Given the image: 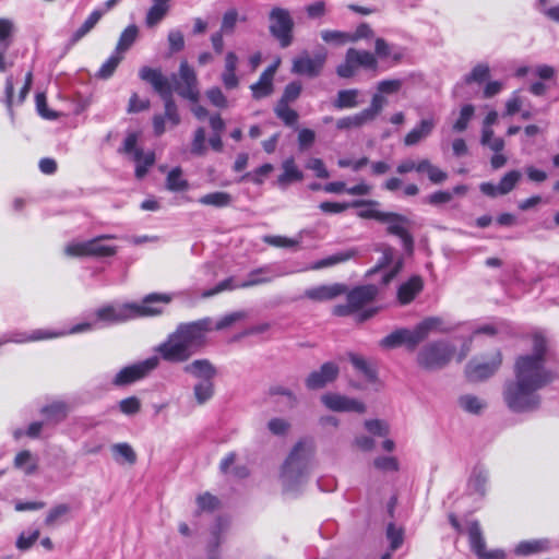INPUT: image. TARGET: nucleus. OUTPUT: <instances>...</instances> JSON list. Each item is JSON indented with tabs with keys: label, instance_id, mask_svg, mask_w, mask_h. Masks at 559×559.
I'll list each match as a JSON object with an SVG mask.
<instances>
[{
	"label": "nucleus",
	"instance_id": "nucleus-2",
	"mask_svg": "<svg viewBox=\"0 0 559 559\" xmlns=\"http://www.w3.org/2000/svg\"><path fill=\"white\" fill-rule=\"evenodd\" d=\"M139 76L142 81L148 83L164 102L165 114L154 115L152 119L154 134L160 136L166 131V120H168L173 127L180 123V115L173 97V85L160 69L142 67L139 71Z\"/></svg>",
	"mask_w": 559,
	"mask_h": 559
},
{
	"label": "nucleus",
	"instance_id": "nucleus-35",
	"mask_svg": "<svg viewBox=\"0 0 559 559\" xmlns=\"http://www.w3.org/2000/svg\"><path fill=\"white\" fill-rule=\"evenodd\" d=\"M548 548L549 543L547 539L524 540L518 544V546L514 549V552L518 556H528L532 554L548 550Z\"/></svg>",
	"mask_w": 559,
	"mask_h": 559
},
{
	"label": "nucleus",
	"instance_id": "nucleus-50",
	"mask_svg": "<svg viewBox=\"0 0 559 559\" xmlns=\"http://www.w3.org/2000/svg\"><path fill=\"white\" fill-rule=\"evenodd\" d=\"M522 179V174L520 170L513 169L504 174V176L499 181L500 194L510 193L516 185Z\"/></svg>",
	"mask_w": 559,
	"mask_h": 559
},
{
	"label": "nucleus",
	"instance_id": "nucleus-44",
	"mask_svg": "<svg viewBox=\"0 0 559 559\" xmlns=\"http://www.w3.org/2000/svg\"><path fill=\"white\" fill-rule=\"evenodd\" d=\"M371 122L367 117V114L361 110L353 116H347L336 121V128L340 130H348L353 128H360L366 123Z\"/></svg>",
	"mask_w": 559,
	"mask_h": 559
},
{
	"label": "nucleus",
	"instance_id": "nucleus-51",
	"mask_svg": "<svg viewBox=\"0 0 559 559\" xmlns=\"http://www.w3.org/2000/svg\"><path fill=\"white\" fill-rule=\"evenodd\" d=\"M475 107L472 104L464 105L461 110L459 118L453 123V130L456 132H463L467 129L469 121L474 117Z\"/></svg>",
	"mask_w": 559,
	"mask_h": 559
},
{
	"label": "nucleus",
	"instance_id": "nucleus-9",
	"mask_svg": "<svg viewBox=\"0 0 559 559\" xmlns=\"http://www.w3.org/2000/svg\"><path fill=\"white\" fill-rule=\"evenodd\" d=\"M313 451L314 448L312 441H298L284 463V474L293 475L296 472V477L304 475L307 472L308 462L312 456Z\"/></svg>",
	"mask_w": 559,
	"mask_h": 559
},
{
	"label": "nucleus",
	"instance_id": "nucleus-60",
	"mask_svg": "<svg viewBox=\"0 0 559 559\" xmlns=\"http://www.w3.org/2000/svg\"><path fill=\"white\" fill-rule=\"evenodd\" d=\"M386 537L390 542V549L392 551L399 549L404 540V533L402 528L395 527L393 523H390L386 528Z\"/></svg>",
	"mask_w": 559,
	"mask_h": 559
},
{
	"label": "nucleus",
	"instance_id": "nucleus-22",
	"mask_svg": "<svg viewBox=\"0 0 559 559\" xmlns=\"http://www.w3.org/2000/svg\"><path fill=\"white\" fill-rule=\"evenodd\" d=\"M347 292V286L342 283L332 285H320L305 290L304 296L313 301H326L335 299Z\"/></svg>",
	"mask_w": 559,
	"mask_h": 559
},
{
	"label": "nucleus",
	"instance_id": "nucleus-4",
	"mask_svg": "<svg viewBox=\"0 0 559 559\" xmlns=\"http://www.w3.org/2000/svg\"><path fill=\"white\" fill-rule=\"evenodd\" d=\"M455 347L445 341H433L423 346L417 354V364L425 370H438L453 358Z\"/></svg>",
	"mask_w": 559,
	"mask_h": 559
},
{
	"label": "nucleus",
	"instance_id": "nucleus-37",
	"mask_svg": "<svg viewBox=\"0 0 559 559\" xmlns=\"http://www.w3.org/2000/svg\"><path fill=\"white\" fill-rule=\"evenodd\" d=\"M153 1H154V3L150 8V10L146 14V19H145L146 25L148 27L155 26L164 19V16L168 12V9H169L168 2L170 0H153Z\"/></svg>",
	"mask_w": 559,
	"mask_h": 559
},
{
	"label": "nucleus",
	"instance_id": "nucleus-3",
	"mask_svg": "<svg viewBox=\"0 0 559 559\" xmlns=\"http://www.w3.org/2000/svg\"><path fill=\"white\" fill-rule=\"evenodd\" d=\"M537 389L511 379L506 381L502 390L503 402L513 413H531L542 405V397Z\"/></svg>",
	"mask_w": 559,
	"mask_h": 559
},
{
	"label": "nucleus",
	"instance_id": "nucleus-10",
	"mask_svg": "<svg viewBox=\"0 0 559 559\" xmlns=\"http://www.w3.org/2000/svg\"><path fill=\"white\" fill-rule=\"evenodd\" d=\"M328 52L324 48H320L313 56L307 51L293 60L292 72L308 78H317L321 74L326 62Z\"/></svg>",
	"mask_w": 559,
	"mask_h": 559
},
{
	"label": "nucleus",
	"instance_id": "nucleus-47",
	"mask_svg": "<svg viewBox=\"0 0 559 559\" xmlns=\"http://www.w3.org/2000/svg\"><path fill=\"white\" fill-rule=\"evenodd\" d=\"M274 114L287 127H296L298 123L299 115L289 105L276 104L274 106Z\"/></svg>",
	"mask_w": 559,
	"mask_h": 559
},
{
	"label": "nucleus",
	"instance_id": "nucleus-34",
	"mask_svg": "<svg viewBox=\"0 0 559 559\" xmlns=\"http://www.w3.org/2000/svg\"><path fill=\"white\" fill-rule=\"evenodd\" d=\"M103 16V12L100 10H94L86 17L84 23L72 34L70 39L71 45H75L79 43L85 35H87L95 25L99 22Z\"/></svg>",
	"mask_w": 559,
	"mask_h": 559
},
{
	"label": "nucleus",
	"instance_id": "nucleus-46",
	"mask_svg": "<svg viewBox=\"0 0 559 559\" xmlns=\"http://www.w3.org/2000/svg\"><path fill=\"white\" fill-rule=\"evenodd\" d=\"M302 84L299 81L289 82L283 91L282 96L277 100L278 105H289L295 103L301 95Z\"/></svg>",
	"mask_w": 559,
	"mask_h": 559
},
{
	"label": "nucleus",
	"instance_id": "nucleus-23",
	"mask_svg": "<svg viewBox=\"0 0 559 559\" xmlns=\"http://www.w3.org/2000/svg\"><path fill=\"white\" fill-rule=\"evenodd\" d=\"M424 289V280L420 275H413L402 283L396 293V299L401 306L409 305Z\"/></svg>",
	"mask_w": 559,
	"mask_h": 559
},
{
	"label": "nucleus",
	"instance_id": "nucleus-13",
	"mask_svg": "<svg viewBox=\"0 0 559 559\" xmlns=\"http://www.w3.org/2000/svg\"><path fill=\"white\" fill-rule=\"evenodd\" d=\"M157 352L165 361L169 362L187 361L194 353L176 336L175 332L169 334L167 340L157 347Z\"/></svg>",
	"mask_w": 559,
	"mask_h": 559
},
{
	"label": "nucleus",
	"instance_id": "nucleus-58",
	"mask_svg": "<svg viewBox=\"0 0 559 559\" xmlns=\"http://www.w3.org/2000/svg\"><path fill=\"white\" fill-rule=\"evenodd\" d=\"M461 407L472 414H479L485 404L477 397L471 394L463 395L459 400Z\"/></svg>",
	"mask_w": 559,
	"mask_h": 559
},
{
	"label": "nucleus",
	"instance_id": "nucleus-8",
	"mask_svg": "<svg viewBox=\"0 0 559 559\" xmlns=\"http://www.w3.org/2000/svg\"><path fill=\"white\" fill-rule=\"evenodd\" d=\"M136 144L138 134L134 132L129 133L123 141V145L118 150V152L126 155H132L135 163L134 175L138 179H142L146 176L148 169L155 164V153L151 151L144 154L142 148L136 147Z\"/></svg>",
	"mask_w": 559,
	"mask_h": 559
},
{
	"label": "nucleus",
	"instance_id": "nucleus-41",
	"mask_svg": "<svg viewBox=\"0 0 559 559\" xmlns=\"http://www.w3.org/2000/svg\"><path fill=\"white\" fill-rule=\"evenodd\" d=\"M166 188L173 192H182L189 189V182L182 177L180 167H175L168 173Z\"/></svg>",
	"mask_w": 559,
	"mask_h": 559
},
{
	"label": "nucleus",
	"instance_id": "nucleus-42",
	"mask_svg": "<svg viewBox=\"0 0 559 559\" xmlns=\"http://www.w3.org/2000/svg\"><path fill=\"white\" fill-rule=\"evenodd\" d=\"M111 452L117 462H126L130 465L135 464L136 453L132 447L127 442L116 443L111 447Z\"/></svg>",
	"mask_w": 559,
	"mask_h": 559
},
{
	"label": "nucleus",
	"instance_id": "nucleus-26",
	"mask_svg": "<svg viewBox=\"0 0 559 559\" xmlns=\"http://www.w3.org/2000/svg\"><path fill=\"white\" fill-rule=\"evenodd\" d=\"M14 25L9 19H0V72L7 70L4 55L12 45Z\"/></svg>",
	"mask_w": 559,
	"mask_h": 559
},
{
	"label": "nucleus",
	"instance_id": "nucleus-33",
	"mask_svg": "<svg viewBox=\"0 0 559 559\" xmlns=\"http://www.w3.org/2000/svg\"><path fill=\"white\" fill-rule=\"evenodd\" d=\"M13 465L15 468L22 469L26 475H33L38 469L37 460L28 450L20 451L14 457Z\"/></svg>",
	"mask_w": 559,
	"mask_h": 559
},
{
	"label": "nucleus",
	"instance_id": "nucleus-38",
	"mask_svg": "<svg viewBox=\"0 0 559 559\" xmlns=\"http://www.w3.org/2000/svg\"><path fill=\"white\" fill-rule=\"evenodd\" d=\"M139 36V28L135 24L127 26L119 36L116 45V52L122 55L131 48Z\"/></svg>",
	"mask_w": 559,
	"mask_h": 559
},
{
	"label": "nucleus",
	"instance_id": "nucleus-59",
	"mask_svg": "<svg viewBox=\"0 0 559 559\" xmlns=\"http://www.w3.org/2000/svg\"><path fill=\"white\" fill-rule=\"evenodd\" d=\"M385 104L386 99L383 95L379 93L373 94L370 106L364 109L370 121L376 119V117L382 111Z\"/></svg>",
	"mask_w": 559,
	"mask_h": 559
},
{
	"label": "nucleus",
	"instance_id": "nucleus-31",
	"mask_svg": "<svg viewBox=\"0 0 559 559\" xmlns=\"http://www.w3.org/2000/svg\"><path fill=\"white\" fill-rule=\"evenodd\" d=\"M347 356L355 370L368 382L377 381V370L365 357L355 353H348Z\"/></svg>",
	"mask_w": 559,
	"mask_h": 559
},
{
	"label": "nucleus",
	"instance_id": "nucleus-28",
	"mask_svg": "<svg viewBox=\"0 0 559 559\" xmlns=\"http://www.w3.org/2000/svg\"><path fill=\"white\" fill-rule=\"evenodd\" d=\"M435 128L432 118L423 119L415 128H413L404 138L406 146L418 144L423 139L427 138Z\"/></svg>",
	"mask_w": 559,
	"mask_h": 559
},
{
	"label": "nucleus",
	"instance_id": "nucleus-49",
	"mask_svg": "<svg viewBox=\"0 0 559 559\" xmlns=\"http://www.w3.org/2000/svg\"><path fill=\"white\" fill-rule=\"evenodd\" d=\"M123 56L116 52L111 55L99 68L96 76L103 80H107L115 73L119 63L122 61Z\"/></svg>",
	"mask_w": 559,
	"mask_h": 559
},
{
	"label": "nucleus",
	"instance_id": "nucleus-29",
	"mask_svg": "<svg viewBox=\"0 0 559 559\" xmlns=\"http://www.w3.org/2000/svg\"><path fill=\"white\" fill-rule=\"evenodd\" d=\"M40 413L45 416L47 424H59L64 420L69 413L68 405L62 401H55L44 406Z\"/></svg>",
	"mask_w": 559,
	"mask_h": 559
},
{
	"label": "nucleus",
	"instance_id": "nucleus-56",
	"mask_svg": "<svg viewBox=\"0 0 559 559\" xmlns=\"http://www.w3.org/2000/svg\"><path fill=\"white\" fill-rule=\"evenodd\" d=\"M423 168L429 180L435 185H440L448 179V174L439 167L432 165L427 158L423 159Z\"/></svg>",
	"mask_w": 559,
	"mask_h": 559
},
{
	"label": "nucleus",
	"instance_id": "nucleus-11",
	"mask_svg": "<svg viewBox=\"0 0 559 559\" xmlns=\"http://www.w3.org/2000/svg\"><path fill=\"white\" fill-rule=\"evenodd\" d=\"M467 534L469 547L478 559H506V552L503 550L487 549L481 526L477 520L468 523Z\"/></svg>",
	"mask_w": 559,
	"mask_h": 559
},
{
	"label": "nucleus",
	"instance_id": "nucleus-16",
	"mask_svg": "<svg viewBox=\"0 0 559 559\" xmlns=\"http://www.w3.org/2000/svg\"><path fill=\"white\" fill-rule=\"evenodd\" d=\"M379 345L384 349H393L405 345L408 350H414L419 345V342L416 338L414 330L401 328L383 337Z\"/></svg>",
	"mask_w": 559,
	"mask_h": 559
},
{
	"label": "nucleus",
	"instance_id": "nucleus-27",
	"mask_svg": "<svg viewBox=\"0 0 559 559\" xmlns=\"http://www.w3.org/2000/svg\"><path fill=\"white\" fill-rule=\"evenodd\" d=\"M186 373L192 374L195 378L202 379V381L213 380L216 374V370L213 365L206 359H197L191 364L183 367Z\"/></svg>",
	"mask_w": 559,
	"mask_h": 559
},
{
	"label": "nucleus",
	"instance_id": "nucleus-63",
	"mask_svg": "<svg viewBox=\"0 0 559 559\" xmlns=\"http://www.w3.org/2000/svg\"><path fill=\"white\" fill-rule=\"evenodd\" d=\"M373 465L383 472H397L400 468L399 461L394 456H379L374 459Z\"/></svg>",
	"mask_w": 559,
	"mask_h": 559
},
{
	"label": "nucleus",
	"instance_id": "nucleus-1",
	"mask_svg": "<svg viewBox=\"0 0 559 559\" xmlns=\"http://www.w3.org/2000/svg\"><path fill=\"white\" fill-rule=\"evenodd\" d=\"M531 338L532 353L515 358L513 374L523 384L542 390L558 379V372L546 366L552 357L546 335L542 331H535Z\"/></svg>",
	"mask_w": 559,
	"mask_h": 559
},
{
	"label": "nucleus",
	"instance_id": "nucleus-45",
	"mask_svg": "<svg viewBox=\"0 0 559 559\" xmlns=\"http://www.w3.org/2000/svg\"><path fill=\"white\" fill-rule=\"evenodd\" d=\"M356 254H357L356 249H348L345 251L336 252L328 258H324V259L318 261L316 263L314 267L322 269V267L332 266V265H335L338 263H343V262H346V261L355 258Z\"/></svg>",
	"mask_w": 559,
	"mask_h": 559
},
{
	"label": "nucleus",
	"instance_id": "nucleus-43",
	"mask_svg": "<svg viewBox=\"0 0 559 559\" xmlns=\"http://www.w3.org/2000/svg\"><path fill=\"white\" fill-rule=\"evenodd\" d=\"M358 90H342L337 93L333 106L337 109L354 108L358 105Z\"/></svg>",
	"mask_w": 559,
	"mask_h": 559
},
{
	"label": "nucleus",
	"instance_id": "nucleus-21",
	"mask_svg": "<svg viewBox=\"0 0 559 559\" xmlns=\"http://www.w3.org/2000/svg\"><path fill=\"white\" fill-rule=\"evenodd\" d=\"M278 62L269 66L260 75L259 80L250 86L252 97L262 99L270 96L274 92V75L277 70Z\"/></svg>",
	"mask_w": 559,
	"mask_h": 559
},
{
	"label": "nucleus",
	"instance_id": "nucleus-36",
	"mask_svg": "<svg viewBox=\"0 0 559 559\" xmlns=\"http://www.w3.org/2000/svg\"><path fill=\"white\" fill-rule=\"evenodd\" d=\"M105 238H110V237L103 236V237H97V238L87 240L90 257L105 258V257H112L116 254V252H117L116 247L103 243V239H105Z\"/></svg>",
	"mask_w": 559,
	"mask_h": 559
},
{
	"label": "nucleus",
	"instance_id": "nucleus-14",
	"mask_svg": "<svg viewBox=\"0 0 559 559\" xmlns=\"http://www.w3.org/2000/svg\"><path fill=\"white\" fill-rule=\"evenodd\" d=\"M502 364V354L496 350L489 361L474 362L471 361L465 367V374L469 381H483L493 376Z\"/></svg>",
	"mask_w": 559,
	"mask_h": 559
},
{
	"label": "nucleus",
	"instance_id": "nucleus-7",
	"mask_svg": "<svg viewBox=\"0 0 559 559\" xmlns=\"http://www.w3.org/2000/svg\"><path fill=\"white\" fill-rule=\"evenodd\" d=\"M211 330L212 320L203 318L188 323H180L174 332L190 350H194L204 345L206 333Z\"/></svg>",
	"mask_w": 559,
	"mask_h": 559
},
{
	"label": "nucleus",
	"instance_id": "nucleus-52",
	"mask_svg": "<svg viewBox=\"0 0 559 559\" xmlns=\"http://www.w3.org/2000/svg\"><path fill=\"white\" fill-rule=\"evenodd\" d=\"M353 55L355 57L356 63L358 67H362L365 69L377 70L378 60L377 57L367 50H357L355 48H350Z\"/></svg>",
	"mask_w": 559,
	"mask_h": 559
},
{
	"label": "nucleus",
	"instance_id": "nucleus-19",
	"mask_svg": "<svg viewBox=\"0 0 559 559\" xmlns=\"http://www.w3.org/2000/svg\"><path fill=\"white\" fill-rule=\"evenodd\" d=\"M395 215L399 216V218L392 217L383 222L388 223L386 231L390 235L399 237L403 242L404 249L408 253H412L414 250V238L404 226L408 223V219L402 214L395 213Z\"/></svg>",
	"mask_w": 559,
	"mask_h": 559
},
{
	"label": "nucleus",
	"instance_id": "nucleus-64",
	"mask_svg": "<svg viewBox=\"0 0 559 559\" xmlns=\"http://www.w3.org/2000/svg\"><path fill=\"white\" fill-rule=\"evenodd\" d=\"M119 409L124 415H135L141 411V402L136 396H129L119 402Z\"/></svg>",
	"mask_w": 559,
	"mask_h": 559
},
{
	"label": "nucleus",
	"instance_id": "nucleus-48",
	"mask_svg": "<svg viewBox=\"0 0 559 559\" xmlns=\"http://www.w3.org/2000/svg\"><path fill=\"white\" fill-rule=\"evenodd\" d=\"M374 56L380 59L391 57L395 63H399L403 58L402 52H392L388 41L381 37L377 38L374 41Z\"/></svg>",
	"mask_w": 559,
	"mask_h": 559
},
{
	"label": "nucleus",
	"instance_id": "nucleus-53",
	"mask_svg": "<svg viewBox=\"0 0 559 559\" xmlns=\"http://www.w3.org/2000/svg\"><path fill=\"white\" fill-rule=\"evenodd\" d=\"M490 76V69L489 66L486 63H478L476 64L469 74H467L464 79V82L466 84L472 83H484L488 78Z\"/></svg>",
	"mask_w": 559,
	"mask_h": 559
},
{
	"label": "nucleus",
	"instance_id": "nucleus-15",
	"mask_svg": "<svg viewBox=\"0 0 559 559\" xmlns=\"http://www.w3.org/2000/svg\"><path fill=\"white\" fill-rule=\"evenodd\" d=\"M322 403L334 412H355L362 414L366 406L362 402L337 393H326L321 397Z\"/></svg>",
	"mask_w": 559,
	"mask_h": 559
},
{
	"label": "nucleus",
	"instance_id": "nucleus-57",
	"mask_svg": "<svg viewBox=\"0 0 559 559\" xmlns=\"http://www.w3.org/2000/svg\"><path fill=\"white\" fill-rule=\"evenodd\" d=\"M214 394L213 380L201 381L194 385V396L200 405L207 402Z\"/></svg>",
	"mask_w": 559,
	"mask_h": 559
},
{
	"label": "nucleus",
	"instance_id": "nucleus-30",
	"mask_svg": "<svg viewBox=\"0 0 559 559\" xmlns=\"http://www.w3.org/2000/svg\"><path fill=\"white\" fill-rule=\"evenodd\" d=\"M283 173L277 178V183L281 187H286L294 181H301L304 179L302 171L297 167L295 159L289 157L283 162Z\"/></svg>",
	"mask_w": 559,
	"mask_h": 559
},
{
	"label": "nucleus",
	"instance_id": "nucleus-5",
	"mask_svg": "<svg viewBox=\"0 0 559 559\" xmlns=\"http://www.w3.org/2000/svg\"><path fill=\"white\" fill-rule=\"evenodd\" d=\"M269 32L280 47H289L294 41L295 26L290 12L285 8L274 7L269 13Z\"/></svg>",
	"mask_w": 559,
	"mask_h": 559
},
{
	"label": "nucleus",
	"instance_id": "nucleus-61",
	"mask_svg": "<svg viewBox=\"0 0 559 559\" xmlns=\"http://www.w3.org/2000/svg\"><path fill=\"white\" fill-rule=\"evenodd\" d=\"M205 129L200 127L194 132V136L191 143V153L198 156H202L205 154Z\"/></svg>",
	"mask_w": 559,
	"mask_h": 559
},
{
	"label": "nucleus",
	"instance_id": "nucleus-18",
	"mask_svg": "<svg viewBox=\"0 0 559 559\" xmlns=\"http://www.w3.org/2000/svg\"><path fill=\"white\" fill-rule=\"evenodd\" d=\"M345 294L346 300L352 304V307L357 312L377 298L379 288L373 284L360 285L350 290L347 289Z\"/></svg>",
	"mask_w": 559,
	"mask_h": 559
},
{
	"label": "nucleus",
	"instance_id": "nucleus-25",
	"mask_svg": "<svg viewBox=\"0 0 559 559\" xmlns=\"http://www.w3.org/2000/svg\"><path fill=\"white\" fill-rule=\"evenodd\" d=\"M238 56L234 51L225 55L224 70L221 75L222 83L226 90H235L239 85V79L236 74L238 67Z\"/></svg>",
	"mask_w": 559,
	"mask_h": 559
},
{
	"label": "nucleus",
	"instance_id": "nucleus-32",
	"mask_svg": "<svg viewBox=\"0 0 559 559\" xmlns=\"http://www.w3.org/2000/svg\"><path fill=\"white\" fill-rule=\"evenodd\" d=\"M195 503L194 516H200L202 513H212L221 507L219 499L209 491L199 495L195 498Z\"/></svg>",
	"mask_w": 559,
	"mask_h": 559
},
{
	"label": "nucleus",
	"instance_id": "nucleus-20",
	"mask_svg": "<svg viewBox=\"0 0 559 559\" xmlns=\"http://www.w3.org/2000/svg\"><path fill=\"white\" fill-rule=\"evenodd\" d=\"M179 75L182 83L185 84L182 88H179V95L191 102H197L199 98V90L197 87L198 79L194 70L188 64L187 61H182L180 63Z\"/></svg>",
	"mask_w": 559,
	"mask_h": 559
},
{
	"label": "nucleus",
	"instance_id": "nucleus-39",
	"mask_svg": "<svg viewBox=\"0 0 559 559\" xmlns=\"http://www.w3.org/2000/svg\"><path fill=\"white\" fill-rule=\"evenodd\" d=\"M233 198L228 192L225 191H215L207 194L202 195L199 199V203L207 206L214 207H227L231 204Z\"/></svg>",
	"mask_w": 559,
	"mask_h": 559
},
{
	"label": "nucleus",
	"instance_id": "nucleus-62",
	"mask_svg": "<svg viewBox=\"0 0 559 559\" xmlns=\"http://www.w3.org/2000/svg\"><path fill=\"white\" fill-rule=\"evenodd\" d=\"M238 21V12L236 9L227 10L222 19L221 32L225 34H231L235 31Z\"/></svg>",
	"mask_w": 559,
	"mask_h": 559
},
{
	"label": "nucleus",
	"instance_id": "nucleus-12",
	"mask_svg": "<svg viewBox=\"0 0 559 559\" xmlns=\"http://www.w3.org/2000/svg\"><path fill=\"white\" fill-rule=\"evenodd\" d=\"M158 365L156 357L122 368L112 379L115 386H124L134 383L147 376Z\"/></svg>",
	"mask_w": 559,
	"mask_h": 559
},
{
	"label": "nucleus",
	"instance_id": "nucleus-24",
	"mask_svg": "<svg viewBox=\"0 0 559 559\" xmlns=\"http://www.w3.org/2000/svg\"><path fill=\"white\" fill-rule=\"evenodd\" d=\"M353 207H361L367 206L368 209L361 210L358 212V217L364 219H374L378 222H384L389 218L395 217L399 218V216L395 215L394 212H382L376 209H372L374 206H378L379 203L374 200H355L350 203Z\"/></svg>",
	"mask_w": 559,
	"mask_h": 559
},
{
	"label": "nucleus",
	"instance_id": "nucleus-54",
	"mask_svg": "<svg viewBox=\"0 0 559 559\" xmlns=\"http://www.w3.org/2000/svg\"><path fill=\"white\" fill-rule=\"evenodd\" d=\"M321 38L324 43L333 44L335 46H343L347 43H350L349 33L336 29L322 31Z\"/></svg>",
	"mask_w": 559,
	"mask_h": 559
},
{
	"label": "nucleus",
	"instance_id": "nucleus-55",
	"mask_svg": "<svg viewBox=\"0 0 559 559\" xmlns=\"http://www.w3.org/2000/svg\"><path fill=\"white\" fill-rule=\"evenodd\" d=\"M357 68L358 66L356 63L355 57L353 55L352 49L349 48L346 51L345 61L342 64L337 66L336 73L341 78L349 79L354 76Z\"/></svg>",
	"mask_w": 559,
	"mask_h": 559
},
{
	"label": "nucleus",
	"instance_id": "nucleus-17",
	"mask_svg": "<svg viewBox=\"0 0 559 559\" xmlns=\"http://www.w3.org/2000/svg\"><path fill=\"white\" fill-rule=\"evenodd\" d=\"M340 373V368L335 362H324L319 370L312 371L306 379V385L309 390L324 388L333 382Z\"/></svg>",
	"mask_w": 559,
	"mask_h": 559
},
{
	"label": "nucleus",
	"instance_id": "nucleus-6",
	"mask_svg": "<svg viewBox=\"0 0 559 559\" xmlns=\"http://www.w3.org/2000/svg\"><path fill=\"white\" fill-rule=\"evenodd\" d=\"M156 308L145 306H136L135 304L123 305L121 307L105 306L96 311L99 320L109 323H121L136 317H147L159 314Z\"/></svg>",
	"mask_w": 559,
	"mask_h": 559
},
{
	"label": "nucleus",
	"instance_id": "nucleus-40",
	"mask_svg": "<svg viewBox=\"0 0 559 559\" xmlns=\"http://www.w3.org/2000/svg\"><path fill=\"white\" fill-rule=\"evenodd\" d=\"M442 320L438 317H429L420 321L415 328L414 332L419 344L424 342L430 334L431 331L440 329Z\"/></svg>",
	"mask_w": 559,
	"mask_h": 559
}]
</instances>
